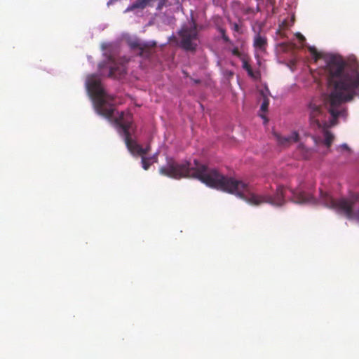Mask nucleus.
Masks as SVG:
<instances>
[{
  "mask_svg": "<svg viewBox=\"0 0 359 359\" xmlns=\"http://www.w3.org/2000/svg\"><path fill=\"white\" fill-rule=\"evenodd\" d=\"M131 49L137 50V54L144 58H149L152 54L151 48L147 44L135 40L129 42Z\"/></svg>",
  "mask_w": 359,
  "mask_h": 359,
  "instance_id": "nucleus-7",
  "label": "nucleus"
},
{
  "mask_svg": "<svg viewBox=\"0 0 359 359\" xmlns=\"http://www.w3.org/2000/svg\"><path fill=\"white\" fill-rule=\"evenodd\" d=\"M330 126V123H329L325 126H323L319 129L323 132L324 144L327 147H330L331 146V144H332V142L334 140V136L333 135V134L327 130V128Z\"/></svg>",
  "mask_w": 359,
  "mask_h": 359,
  "instance_id": "nucleus-10",
  "label": "nucleus"
},
{
  "mask_svg": "<svg viewBox=\"0 0 359 359\" xmlns=\"http://www.w3.org/2000/svg\"><path fill=\"white\" fill-rule=\"evenodd\" d=\"M297 38L299 39V40L300 41H302H302H304L306 40L305 37H304L302 34H300V33H298V34H297Z\"/></svg>",
  "mask_w": 359,
  "mask_h": 359,
  "instance_id": "nucleus-19",
  "label": "nucleus"
},
{
  "mask_svg": "<svg viewBox=\"0 0 359 359\" xmlns=\"http://www.w3.org/2000/svg\"><path fill=\"white\" fill-rule=\"evenodd\" d=\"M86 86L97 114L108 118H111L114 109L111 102L114 100V97L105 93L102 86L100 79L96 76L92 75L88 78Z\"/></svg>",
  "mask_w": 359,
  "mask_h": 359,
  "instance_id": "nucleus-4",
  "label": "nucleus"
},
{
  "mask_svg": "<svg viewBox=\"0 0 359 359\" xmlns=\"http://www.w3.org/2000/svg\"><path fill=\"white\" fill-rule=\"evenodd\" d=\"M189 25H184L179 31L180 46L186 50H195L198 46V30L196 22L193 16L189 20Z\"/></svg>",
  "mask_w": 359,
  "mask_h": 359,
  "instance_id": "nucleus-6",
  "label": "nucleus"
},
{
  "mask_svg": "<svg viewBox=\"0 0 359 359\" xmlns=\"http://www.w3.org/2000/svg\"><path fill=\"white\" fill-rule=\"evenodd\" d=\"M233 54L235 55H238V54H239L238 50L237 49H234L233 50Z\"/></svg>",
  "mask_w": 359,
  "mask_h": 359,
  "instance_id": "nucleus-24",
  "label": "nucleus"
},
{
  "mask_svg": "<svg viewBox=\"0 0 359 359\" xmlns=\"http://www.w3.org/2000/svg\"><path fill=\"white\" fill-rule=\"evenodd\" d=\"M309 50L316 60H318L321 57L320 54L318 52L315 47H310Z\"/></svg>",
  "mask_w": 359,
  "mask_h": 359,
  "instance_id": "nucleus-17",
  "label": "nucleus"
},
{
  "mask_svg": "<svg viewBox=\"0 0 359 359\" xmlns=\"http://www.w3.org/2000/svg\"><path fill=\"white\" fill-rule=\"evenodd\" d=\"M243 68L247 71L248 75L251 77H254L255 75H254V72L252 71V69L250 66V65L249 64V62L246 60H243V65H242Z\"/></svg>",
  "mask_w": 359,
  "mask_h": 359,
  "instance_id": "nucleus-13",
  "label": "nucleus"
},
{
  "mask_svg": "<svg viewBox=\"0 0 359 359\" xmlns=\"http://www.w3.org/2000/svg\"><path fill=\"white\" fill-rule=\"evenodd\" d=\"M114 122L121 130L124 136L125 144L133 155L143 156L145 151L141 145L133 140L131 137L130 129L133 126V117L130 112L121 111L118 117L114 118Z\"/></svg>",
  "mask_w": 359,
  "mask_h": 359,
  "instance_id": "nucleus-5",
  "label": "nucleus"
},
{
  "mask_svg": "<svg viewBox=\"0 0 359 359\" xmlns=\"http://www.w3.org/2000/svg\"><path fill=\"white\" fill-rule=\"evenodd\" d=\"M320 200L325 207L334 210L349 219L359 222L358 193H353L348 198L334 199L327 192L320 191Z\"/></svg>",
  "mask_w": 359,
  "mask_h": 359,
  "instance_id": "nucleus-3",
  "label": "nucleus"
},
{
  "mask_svg": "<svg viewBox=\"0 0 359 359\" xmlns=\"http://www.w3.org/2000/svg\"><path fill=\"white\" fill-rule=\"evenodd\" d=\"M327 83L330 93L323 100H312L308 106L310 125L320 129L330 123L337 124L339 116L346 117V108L343 104L359 97V71L348 65L342 58L333 57L326 66Z\"/></svg>",
  "mask_w": 359,
  "mask_h": 359,
  "instance_id": "nucleus-2",
  "label": "nucleus"
},
{
  "mask_svg": "<svg viewBox=\"0 0 359 359\" xmlns=\"http://www.w3.org/2000/svg\"><path fill=\"white\" fill-rule=\"evenodd\" d=\"M150 150V147L149 146H147L146 148H143V151H145V154H147L149 151Z\"/></svg>",
  "mask_w": 359,
  "mask_h": 359,
  "instance_id": "nucleus-22",
  "label": "nucleus"
},
{
  "mask_svg": "<svg viewBox=\"0 0 359 359\" xmlns=\"http://www.w3.org/2000/svg\"><path fill=\"white\" fill-rule=\"evenodd\" d=\"M231 29H232L234 32H238V33H240V34H241V33H242L241 27V26H240L238 24H237V23H236V22H234V23H231Z\"/></svg>",
  "mask_w": 359,
  "mask_h": 359,
  "instance_id": "nucleus-18",
  "label": "nucleus"
},
{
  "mask_svg": "<svg viewBox=\"0 0 359 359\" xmlns=\"http://www.w3.org/2000/svg\"><path fill=\"white\" fill-rule=\"evenodd\" d=\"M260 116H261L262 118H264V119H265L266 121H267V119H266V118L265 117V116H264V115H262V114H261V115H260Z\"/></svg>",
  "mask_w": 359,
  "mask_h": 359,
  "instance_id": "nucleus-25",
  "label": "nucleus"
},
{
  "mask_svg": "<svg viewBox=\"0 0 359 359\" xmlns=\"http://www.w3.org/2000/svg\"><path fill=\"white\" fill-rule=\"evenodd\" d=\"M109 60L111 62L108 74L109 77L118 78L126 74L123 65H117L111 57H109Z\"/></svg>",
  "mask_w": 359,
  "mask_h": 359,
  "instance_id": "nucleus-9",
  "label": "nucleus"
},
{
  "mask_svg": "<svg viewBox=\"0 0 359 359\" xmlns=\"http://www.w3.org/2000/svg\"><path fill=\"white\" fill-rule=\"evenodd\" d=\"M273 135L278 144L282 147H288L299 140V134L296 131L292 132L289 136H282L276 132L273 133Z\"/></svg>",
  "mask_w": 359,
  "mask_h": 359,
  "instance_id": "nucleus-8",
  "label": "nucleus"
},
{
  "mask_svg": "<svg viewBox=\"0 0 359 359\" xmlns=\"http://www.w3.org/2000/svg\"><path fill=\"white\" fill-rule=\"evenodd\" d=\"M142 156V168L147 170L149 168L150 165H151L152 162L150 161V158H148V157H145L144 155L141 156Z\"/></svg>",
  "mask_w": 359,
  "mask_h": 359,
  "instance_id": "nucleus-14",
  "label": "nucleus"
},
{
  "mask_svg": "<svg viewBox=\"0 0 359 359\" xmlns=\"http://www.w3.org/2000/svg\"><path fill=\"white\" fill-rule=\"evenodd\" d=\"M159 172L174 179H198L211 188L235 194L252 205L269 203L274 206H282L285 203L286 198L296 203H304V191L300 188L294 189L279 185L273 196L266 194H256L251 191L249 184L225 176L217 169L210 168L197 160H194L192 164L189 161L178 163L170 158L168 160L165 165L159 168Z\"/></svg>",
  "mask_w": 359,
  "mask_h": 359,
  "instance_id": "nucleus-1",
  "label": "nucleus"
},
{
  "mask_svg": "<svg viewBox=\"0 0 359 359\" xmlns=\"http://www.w3.org/2000/svg\"><path fill=\"white\" fill-rule=\"evenodd\" d=\"M149 158H150V161L152 163L157 162V156L156 155H154L153 156L149 157Z\"/></svg>",
  "mask_w": 359,
  "mask_h": 359,
  "instance_id": "nucleus-20",
  "label": "nucleus"
},
{
  "mask_svg": "<svg viewBox=\"0 0 359 359\" xmlns=\"http://www.w3.org/2000/svg\"><path fill=\"white\" fill-rule=\"evenodd\" d=\"M340 147H341L342 149H345V150H347V151H349V148L348 147V145L346 144H343L340 146Z\"/></svg>",
  "mask_w": 359,
  "mask_h": 359,
  "instance_id": "nucleus-21",
  "label": "nucleus"
},
{
  "mask_svg": "<svg viewBox=\"0 0 359 359\" xmlns=\"http://www.w3.org/2000/svg\"><path fill=\"white\" fill-rule=\"evenodd\" d=\"M218 30H219V33L221 34L222 38L224 40V41L226 42V43H229L230 42V39L226 34V30L224 28H222V27H218Z\"/></svg>",
  "mask_w": 359,
  "mask_h": 359,
  "instance_id": "nucleus-16",
  "label": "nucleus"
},
{
  "mask_svg": "<svg viewBox=\"0 0 359 359\" xmlns=\"http://www.w3.org/2000/svg\"><path fill=\"white\" fill-rule=\"evenodd\" d=\"M297 151L301 154L302 157L304 159L309 158L312 155V150L305 147L302 144H299Z\"/></svg>",
  "mask_w": 359,
  "mask_h": 359,
  "instance_id": "nucleus-12",
  "label": "nucleus"
},
{
  "mask_svg": "<svg viewBox=\"0 0 359 359\" xmlns=\"http://www.w3.org/2000/svg\"><path fill=\"white\" fill-rule=\"evenodd\" d=\"M283 27H287V22L286 20H283V22H282V25H281Z\"/></svg>",
  "mask_w": 359,
  "mask_h": 359,
  "instance_id": "nucleus-23",
  "label": "nucleus"
},
{
  "mask_svg": "<svg viewBox=\"0 0 359 359\" xmlns=\"http://www.w3.org/2000/svg\"><path fill=\"white\" fill-rule=\"evenodd\" d=\"M269 105V100L267 97H264L263 102L260 107V111L266 112Z\"/></svg>",
  "mask_w": 359,
  "mask_h": 359,
  "instance_id": "nucleus-15",
  "label": "nucleus"
},
{
  "mask_svg": "<svg viewBox=\"0 0 359 359\" xmlns=\"http://www.w3.org/2000/svg\"><path fill=\"white\" fill-rule=\"evenodd\" d=\"M266 44H267V40L265 36H262L259 34H258L255 36V39H254V46L256 48L263 50L265 48Z\"/></svg>",
  "mask_w": 359,
  "mask_h": 359,
  "instance_id": "nucleus-11",
  "label": "nucleus"
}]
</instances>
